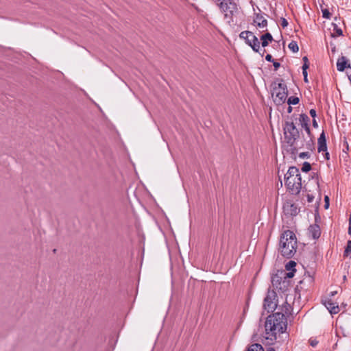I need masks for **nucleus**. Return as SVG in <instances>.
<instances>
[{
  "label": "nucleus",
  "instance_id": "f257e3e1",
  "mask_svg": "<svg viewBox=\"0 0 351 351\" xmlns=\"http://www.w3.org/2000/svg\"><path fill=\"white\" fill-rule=\"evenodd\" d=\"M291 306L287 302L282 306V311L276 312L267 317L265 328V338L274 341L276 339L277 333H283L287 328L285 314L290 313Z\"/></svg>",
  "mask_w": 351,
  "mask_h": 351
},
{
  "label": "nucleus",
  "instance_id": "f03ea898",
  "mask_svg": "<svg viewBox=\"0 0 351 351\" xmlns=\"http://www.w3.org/2000/svg\"><path fill=\"white\" fill-rule=\"evenodd\" d=\"M297 249V238L293 231L285 230L280 235L279 251L282 256L287 258L293 256Z\"/></svg>",
  "mask_w": 351,
  "mask_h": 351
},
{
  "label": "nucleus",
  "instance_id": "7ed1b4c3",
  "mask_svg": "<svg viewBox=\"0 0 351 351\" xmlns=\"http://www.w3.org/2000/svg\"><path fill=\"white\" fill-rule=\"evenodd\" d=\"M285 186L293 195H298L302 189V178L298 168L291 167L285 176Z\"/></svg>",
  "mask_w": 351,
  "mask_h": 351
},
{
  "label": "nucleus",
  "instance_id": "20e7f679",
  "mask_svg": "<svg viewBox=\"0 0 351 351\" xmlns=\"http://www.w3.org/2000/svg\"><path fill=\"white\" fill-rule=\"evenodd\" d=\"M285 139L286 143L291 147L293 154L298 152V147L295 146L296 140L300 137V132L296 128L292 118L287 120L283 126Z\"/></svg>",
  "mask_w": 351,
  "mask_h": 351
},
{
  "label": "nucleus",
  "instance_id": "39448f33",
  "mask_svg": "<svg viewBox=\"0 0 351 351\" xmlns=\"http://www.w3.org/2000/svg\"><path fill=\"white\" fill-rule=\"evenodd\" d=\"M217 5L221 12L224 14V18L228 19V22L233 21V16L238 12V5L233 0H215Z\"/></svg>",
  "mask_w": 351,
  "mask_h": 351
},
{
  "label": "nucleus",
  "instance_id": "423d86ee",
  "mask_svg": "<svg viewBox=\"0 0 351 351\" xmlns=\"http://www.w3.org/2000/svg\"><path fill=\"white\" fill-rule=\"evenodd\" d=\"M272 95L274 97V101L276 104L285 103L288 95L287 85L282 82L278 83V86L274 88Z\"/></svg>",
  "mask_w": 351,
  "mask_h": 351
},
{
  "label": "nucleus",
  "instance_id": "0eeeda50",
  "mask_svg": "<svg viewBox=\"0 0 351 351\" xmlns=\"http://www.w3.org/2000/svg\"><path fill=\"white\" fill-rule=\"evenodd\" d=\"M239 37L243 39L245 43L250 46L255 52L259 51L260 42L252 32L243 31L240 33Z\"/></svg>",
  "mask_w": 351,
  "mask_h": 351
},
{
  "label": "nucleus",
  "instance_id": "6e6552de",
  "mask_svg": "<svg viewBox=\"0 0 351 351\" xmlns=\"http://www.w3.org/2000/svg\"><path fill=\"white\" fill-rule=\"evenodd\" d=\"M277 294L274 290H268L264 299L263 307L268 313L273 312L277 308Z\"/></svg>",
  "mask_w": 351,
  "mask_h": 351
},
{
  "label": "nucleus",
  "instance_id": "1a4fd4ad",
  "mask_svg": "<svg viewBox=\"0 0 351 351\" xmlns=\"http://www.w3.org/2000/svg\"><path fill=\"white\" fill-rule=\"evenodd\" d=\"M271 284L274 289L285 293L289 289L290 280L277 274L271 278Z\"/></svg>",
  "mask_w": 351,
  "mask_h": 351
},
{
  "label": "nucleus",
  "instance_id": "9d476101",
  "mask_svg": "<svg viewBox=\"0 0 351 351\" xmlns=\"http://www.w3.org/2000/svg\"><path fill=\"white\" fill-rule=\"evenodd\" d=\"M284 211L286 214L291 216H295L298 213L297 206L291 202H287L283 206Z\"/></svg>",
  "mask_w": 351,
  "mask_h": 351
},
{
  "label": "nucleus",
  "instance_id": "9b49d317",
  "mask_svg": "<svg viewBox=\"0 0 351 351\" xmlns=\"http://www.w3.org/2000/svg\"><path fill=\"white\" fill-rule=\"evenodd\" d=\"M346 68H349L351 69L350 64L349 63L348 60L345 56H341L338 58L337 62V69L339 71H343Z\"/></svg>",
  "mask_w": 351,
  "mask_h": 351
},
{
  "label": "nucleus",
  "instance_id": "f8f14e48",
  "mask_svg": "<svg viewBox=\"0 0 351 351\" xmlns=\"http://www.w3.org/2000/svg\"><path fill=\"white\" fill-rule=\"evenodd\" d=\"M308 231L309 236L311 237L313 239H319L321 235L320 227L317 223L311 224L308 227Z\"/></svg>",
  "mask_w": 351,
  "mask_h": 351
},
{
  "label": "nucleus",
  "instance_id": "ddd939ff",
  "mask_svg": "<svg viewBox=\"0 0 351 351\" xmlns=\"http://www.w3.org/2000/svg\"><path fill=\"white\" fill-rule=\"evenodd\" d=\"M254 23H256L259 28L267 27L268 24L267 20L260 13L255 14Z\"/></svg>",
  "mask_w": 351,
  "mask_h": 351
},
{
  "label": "nucleus",
  "instance_id": "4468645a",
  "mask_svg": "<svg viewBox=\"0 0 351 351\" xmlns=\"http://www.w3.org/2000/svg\"><path fill=\"white\" fill-rule=\"evenodd\" d=\"M318 152H326L327 150L326 139L324 132H322L318 138Z\"/></svg>",
  "mask_w": 351,
  "mask_h": 351
},
{
  "label": "nucleus",
  "instance_id": "2eb2a0df",
  "mask_svg": "<svg viewBox=\"0 0 351 351\" xmlns=\"http://www.w3.org/2000/svg\"><path fill=\"white\" fill-rule=\"evenodd\" d=\"M324 304L331 313L337 314L339 313V306L335 305L331 300L326 301Z\"/></svg>",
  "mask_w": 351,
  "mask_h": 351
},
{
  "label": "nucleus",
  "instance_id": "dca6fc26",
  "mask_svg": "<svg viewBox=\"0 0 351 351\" xmlns=\"http://www.w3.org/2000/svg\"><path fill=\"white\" fill-rule=\"evenodd\" d=\"M261 40L262 41V46L265 47L269 45V42H271L274 39L271 34L269 32H267L261 36Z\"/></svg>",
  "mask_w": 351,
  "mask_h": 351
},
{
  "label": "nucleus",
  "instance_id": "f3484780",
  "mask_svg": "<svg viewBox=\"0 0 351 351\" xmlns=\"http://www.w3.org/2000/svg\"><path fill=\"white\" fill-rule=\"evenodd\" d=\"M299 121L302 128L309 125L310 119L306 114H301Z\"/></svg>",
  "mask_w": 351,
  "mask_h": 351
},
{
  "label": "nucleus",
  "instance_id": "a211bd4d",
  "mask_svg": "<svg viewBox=\"0 0 351 351\" xmlns=\"http://www.w3.org/2000/svg\"><path fill=\"white\" fill-rule=\"evenodd\" d=\"M246 351H264V349L261 344L253 343L247 348Z\"/></svg>",
  "mask_w": 351,
  "mask_h": 351
},
{
  "label": "nucleus",
  "instance_id": "6ab92c4d",
  "mask_svg": "<svg viewBox=\"0 0 351 351\" xmlns=\"http://www.w3.org/2000/svg\"><path fill=\"white\" fill-rule=\"evenodd\" d=\"M332 26H333V33H332L333 37L339 36L343 35L342 29L340 27H339L337 24L332 23Z\"/></svg>",
  "mask_w": 351,
  "mask_h": 351
},
{
  "label": "nucleus",
  "instance_id": "aec40b11",
  "mask_svg": "<svg viewBox=\"0 0 351 351\" xmlns=\"http://www.w3.org/2000/svg\"><path fill=\"white\" fill-rule=\"evenodd\" d=\"M298 148H306L309 151H313V149H314L313 141L311 139H310L305 143V145L302 144Z\"/></svg>",
  "mask_w": 351,
  "mask_h": 351
},
{
  "label": "nucleus",
  "instance_id": "412c9836",
  "mask_svg": "<svg viewBox=\"0 0 351 351\" xmlns=\"http://www.w3.org/2000/svg\"><path fill=\"white\" fill-rule=\"evenodd\" d=\"M295 269H293V270L288 271L289 272H281L280 274V276H282L285 279H287L289 280L290 278H293L294 276V273L295 272Z\"/></svg>",
  "mask_w": 351,
  "mask_h": 351
},
{
  "label": "nucleus",
  "instance_id": "4be33fe9",
  "mask_svg": "<svg viewBox=\"0 0 351 351\" xmlns=\"http://www.w3.org/2000/svg\"><path fill=\"white\" fill-rule=\"evenodd\" d=\"M289 49L293 53H297L299 51V47L296 41L292 40L288 45Z\"/></svg>",
  "mask_w": 351,
  "mask_h": 351
},
{
  "label": "nucleus",
  "instance_id": "5701e85b",
  "mask_svg": "<svg viewBox=\"0 0 351 351\" xmlns=\"http://www.w3.org/2000/svg\"><path fill=\"white\" fill-rule=\"evenodd\" d=\"M300 102V99L298 97L291 96L287 99V104L289 105H295Z\"/></svg>",
  "mask_w": 351,
  "mask_h": 351
},
{
  "label": "nucleus",
  "instance_id": "b1692460",
  "mask_svg": "<svg viewBox=\"0 0 351 351\" xmlns=\"http://www.w3.org/2000/svg\"><path fill=\"white\" fill-rule=\"evenodd\" d=\"M296 265V263L293 261H289L285 265V268L287 271H291L295 269Z\"/></svg>",
  "mask_w": 351,
  "mask_h": 351
},
{
  "label": "nucleus",
  "instance_id": "393cba45",
  "mask_svg": "<svg viewBox=\"0 0 351 351\" xmlns=\"http://www.w3.org/2000/svg\"><path fill=\"white\" fill-rule=\"evenodd\" d=\"M351 252V240L347 241L346 247L344 250L343 256H348Z\"/></svg>",
  "mask_w": 351,
  "mask_h": 351
},
{
  "label": "nucleus",
  "instance_id": "a878e982",
  "mask_svg": "<svg viewBox=\"0 0 351 351\" xmlns=\"http://www.w3.org/2000/svg\"><path fill=\"white\" fill-rule=\"evenodd\" d=\"M311 169V165L308 162H304L302 165L301 170L303 172L307 173Z\"/></svg>",
  "mask_w": 351,
  "mask_h": 351
},
{
  "label": "nucleus",
  "instance_id": "bb28decb",
  "mask_svg": "<svg viewBox=\"0 0 351 351\" xmlns=\"http://www.w3.org/2000/svg\"><path fill=\"white\" fill-rule=\"evenodd\" d=\"M331 14L329 10L327 9L322 10V16L325 19H329L330 18Z\"/></svg>",
  "mask_w": 351,
  "mask_h": 351
},
{
  "label": "nucleus",
  "instance_id": "cd10ccee",
  "mask_svg": "<svg viewBox=\"0 0 351 351\" xmlns=\"http://www.w3.org/2000/svg\"><path fill=\"white\" fill-rule=\"evenodd\" d=\"M300 158H309L311 157V153L309 152H301L299 154Z\"/></svg>",
  "mask_w": 351,
  "mask_h": 351
},
{
  "label": "nucleus",
  "instance_id": "c85d7f7f",
  "mask_svg": "<svg viewBox=\"0 0 351 351\" xmlns=\"http://www.w3.org/2000/svg\"><path fill=\"white\" fill-rule=\"evenodd\" d=\"M309 343L312 347L314 348L318 344V341H317L315 339H310Z\"/></svg>",
  "mask_w": 351,
  "mask_h": 351
},
{
  "label": "nucleus",
  "instance_id": "c756f323",
  "mask_svg": "<svg viewBox=\"0 0 351 351\" xmlns=\"http://www.w3.org/2000/svg\"><path fill=\"white\" fill-rule=\"evenodd\" d=\"M281 25L283 28H285L288 26V21L286 19L282 18L281 19Z\"/></svg>",
  "mask_w": 351,
  "mask_h": 351
},
{
  "label": "nucleus",
  "instance_id": "7c9ffc66",
  "mask_svg": "<svg viewBox=\"0 0 351 351\" xmlns=\"http://www.w3.org/2000/svg\"><path fill=\"white\" fill-rule=\"evenodd\" d=\"M265 60L267 61H268V62H272L274 61V60L273 59L271 55H270V54L266 55Z\"/></svg>",
  "mask_w": 351,
  "mask_h": 351
},
{
  "label": "nucleus",
  "instance_id": "2f4dec72",
  "mask_svg": "<svg viewBox=\"0 0 351 351\" xmlns=\"http://www.w3.org/2000/svg\"><path fill=\"white\" fill-rule=\"evenodd\" d=\"M309 114L313 119H315L316 117V110L315 109H311Z\"/></svg>",
  "mask_w": 351,
  "mask_h": 351
},
{
  "label": "nucleus",
  "instance_id": "473e14b6",
  "mask_svg": "<svg viewBox=\"0 0 351 351\" xmlns=\"http://www.w3.org/2000/svg\"><path fill=\"white\" fill-rule=\"evenodd\" d=\"M273 65L274 66V70L275 71H277L278 69L280 66V64L278 62H276V61H274L273 62Z\"/></svg>",
  "mask_w": 351,
  "mask_h": 351
},
{
  "label": "nucleus",
  "instance_id": "72a5a7b5",
  "mask_svg": "<svg viewBox=\"0 0 351 351\" xmlns=\"http://www.w3.org/2000/svg\"><path fill=\"white\" fill-rule=\"evenodd\" d=\"M329 206V197L328 196L325 197V205L324 207L328 208Z\"/></svg>",
  "mask_w": 351,
  "mask_h": 351
},
{
  "label": "nucleus",
  "instance_id": "f704fd0d",
  "mask_svg": "<svg viewBox=\"0 0 351 351\" xmlns=\"http://www.w3.org/2000/svg\"><path fill=\"white\" fill-rule=\"evenodd\" d=\"M309 67V63H304L303 65H302V71H305L308 69Z\"/></svg>",
  "mask_w": 351,
  "mask_h": 351
},
{
  "label": "nucleus",
  "instance_id": "c9c22d12",
  "mask_svg": "<svg viewBox=\"0 0 351 351\" xmlns=\"http://www.w3.org/2000/svg\"><path fill=\"white\" fill-rule=\"evenodd\" d=\"M304 130L306 132V133L308 134V135H311V130H310V126H307V127H305L304 128Z\"/></svg>",
  "mask_w": 351,
  "mask_h": 351
},
{
  "label": "nucleus",
  "instance_id": "e433bc0d",
  "mask_svg": "<svg viewBox=\"0 0 351 351\" xmlns=\"http://www.w3.org/2000/svg\"><path fill=\"white\" fill-rule=\"evenodd\" d=\"M313 126L314 128H317L318 127V123H317V121L315 120V119H313Z\"/></svg>",
  "mask_w": 351,
  "mask_h": 351
},
{
  "label": "nucleus",
  "instance_id": "4c0bfd02",
  "mask_svg": "<svg viewBox=\"0 0 351 351\" xmlns=\"http://www.w3.org/2000/svg\"><path fill=\"white\" fill-rule=\"evenodd\" d=\"M324 157L326 160H329L330 158V154L329 153L327 152V150L325 152V154H324Z\"/></svg>",
  "mask_w": 351,
  "mask_h": 351
},
{
  "label": "nucleus",
  "instance_id": "58836bf2",
  "mask_svg": "<svg viewBox=\"0 0 351 351\" xmlns=\"http://www.w3.org/2000/svg\"><path fill=\"white\" fill-rule=\"evenodd\" d=\"M302 60H303L304 63H309L308 62V58L306 56L303 57L302 58Z\"/></svg>",
  "mask_w": 351,
  "mask_h": 351
},
{
  "label": "nucleus",
  "instance_id": "ea45409f",
  "mask_svg": "<svg viewBox=\"0 0 351 351\" xmlns=\"http://www.w3.org/2000/svg\"><path fill=\"white\" fill-rule=\"evenodd\" d=\"M302 74H303L304 77H306L308 76L307 71L306 70L302 71Z\"/></svg>",
  "mask_w": 351,
  "mask_h": 351
},
{
  "label": "nucleus",
  "instance_id": "a19ab883",
  "mask_svg": "<svg viewBox=\"0 0 351 351\" xmlns=\"http://www.w3.org/2000/svg\"><path fill=\"white\" fill-rule=\"evenodd\" d=\"M292 107L290 105H289V107L287 108V112L291 113L292 112Z\"/></svg>",
  "mask_w": 351,
  "mask_h": 351
},
{
  "label": "nucleus",
  "instance_id": "79ce46f5",
  "mask_svg": "<svg viewBox=\"0 0 351 351\" xmlns=\"http://www.w3.org/2000/svg\"><path fill=\"white\" fill-rule=\"evenodd\" d=\"M348 221H349V227H348V228H351V215L350 216Z\"/></svg>",
  "mask_w": 351,
  "mask_h": 351
},
{
  "label": "nucleus",
  "instance_id": "37998d69",
  "mask_svg": "<svg viewBox=\"0 0 351 351\" xmlns=\"http://www.w3.org/2000/svg\"><path fill=\"white\" fill-rule=\"evenodd\" d=\"M267 351H276L273 348H269Z\"/></svg>",
  "mask_w": 351,
  "mask_h": 351
},
{
  "label": "nucleus",
  "instance_id": "c03bdc74",
  "mask_svg": "<svg viewBox=\"0 0 351 351\" xmlns=\"http://www.w3.org/2000/svg\"><path fill=\"white\" fill-rule=\"evenodd\" d=\"M304 81L307 83L308 82V76L306 77H304Z\"/></svg>",
  "mask_w": 351,
  "mask_h": 351
},
{
  "label": "nucleus",
  "instance_id": "a18cd8bd",
  "mask_svg": "<svg viewBox=\"0 0 351 351\" xmlns=\"http://www.w3.org/2000/svg\"><path fill=\"white\" fill-rule=\"evenodd\" d=\"M346 147H345V149H346V151L348 150V144L347 142H346Z\"/></svg>",
  "mask_w": 351,
  "mask_h": 351
},
{
  "label": "nucleus",
  "instance_id": "49530a36",
  "mask_svg": "<svg viewBox=\"0 0 351 351\" xmlns=\"http://www.w3.org/2000/svg\"><path fill=\"white\" fill-rule=\"evenodd\" d=\"M348 234L351 237V228H348Z\"/></svg>",
  "mask_w": 351,
  "mask_h": 351
},
{
  "label": "nucleus",
  "instance_id": "de8ad7c7",
  "mask_svg": "<svg viewBox=\"0 0 351 351\" xmlns=\"http://www.w3.org/2000/svg\"><path fill=\"white\" fill-rule=\"evenodd\" d=\"M343 281H346L347 280V277L346 275L343 276Z\"/></svg>",
  "mask_w": 351,
  "mask_h": 351
},
{
  "label": "nucleus",
  "instance_id": "09e8293b",
  "mask_svg": "<svg viewBox=\"0 0 351 351\" xmlns=\"http://www.w3.org/2000/svg\"><path fill=\"white\" fill-rule=\"evenodd\" d=\"M308 202H311V197H310L309 195L308 196Z\"/></svg>",
  "mask_w": 351,
  "mask_h": 351
},
{
  "label": "nucleus",
  "instance_id": "8fccbe9b",
  "mask_svg": "<svg viewBox=\"0 0 351 351\" xmlns=\"http://www.w3.org/2000/svg\"><path fill=\"white\" fill-rule=\"evenodd\" d=\"M337 291H335V292H332L331 293V295H334L335 294H336Z\"/></svg>",
  "mask_w": 351,
  "mask_h": 351
},
{
  "label": "nucleus",
  "instance_id": "3c124183",
  "mask_svg": "<svg viewBox=\"0 0 351 351\" xmlns=\"http://www.w3.org/2000/svg\"><path fill=\"white\" fill-rule=\"evenodd\" d=\"M265 50L264 49V50H263V53H262V56H263V54H264V53H265Z\"/></svg>",
  "mask_w": 351,
  "mask_h": 351
}]
</instances>
